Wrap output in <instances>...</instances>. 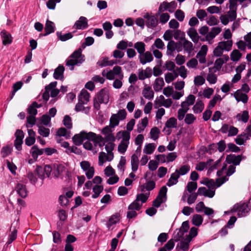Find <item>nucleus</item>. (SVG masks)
I'll return each instance as SVG.
<instances>
[{
  "instance_id": "42",
  "label": "nucleus",
  "mask_w": 251,
  "mask_h": 251,
  "mask_svg": "<svg viewBox=\"0 0 251 251\" xmlns=\"http://www.w3.org/2000/svg\"><path fill=\"white\" fill-rule=\"evenodd\" d=\"M148 124V119L147 117H144L140 122L137 125V131L138 133L143 132Z\"/></svg>"
},
{
  "instance_id": "52",
  "label": "nucleus",
  "mask_w": 251,
  "mask_h": 251,
  "mask_svg": "<svg viewBox=\"0 0 251 251\" xmlns=\"http://www.w3.org/2000/svg\"><path fill=\"white\" fill-rule=\"evenodd\" d=\"M160 133V131L159 129L157 127H153L151 129L150 133V137L152 140L156 141L158 139Z\"/></svg>"
},
{
  "instance_id": "24",
  "label": "nucleus",
  "mask_w": 251,
  "mask_h": 251,
  "mask_svg": "<svg viewBox=\"0 0 251 251\" xmlns=\"http://www.w3.org/2000/svg\"><path fill=\"white\" fill-rule=\"evenodd\" d=\"M65 68L62 65H59L55 70L53 73V77L55 79L63 80L64 79V72Z\"/></svg>"
},
{
  "instance_id": "28",
  "label": "nucleus",
  "mask_w": 251,
  "mask_h": 251,
  "mask_svg": "<svg viewBox=\"0 0 251 251\" xmlns=\"http://www.w3.org/2000/svg\"><path fill=\"white\" fill-rule=\"evenodd\" d=\"M86 104V103H83L78 100V103H77L75 105V111L77 112H82L86 114H89L90 107L89 106L84 107L83 105Z\"/></svg>"
},
{
  "instance_id": "25",
  "label": "nucleus",
  "mask_w": 251,
  "mask_h": 251,
  "mask_svg": "<svg viewBox=\"0 0 251 251\" xmlns=\"http://www.w3.org/2000/svg\"><path fill=\"white\" fill-rule=\"evenodd\" d=\"M241 161V157L239 155L229 154L226 157V162L228 164H232L234 166L239 165Z\"/></svg>"
},
{
  "instance_id": "26",
  "label": "nucleus",
  "mask_w": 251,
  "mask_h": 251,
  "mask_svg": "<svg viewBox=\"0 0 251 251\" xmlns=\"http://www.w3.org/2000/svg\"><path fill=\"white\" fill-rule=\"evenodd\" d=\"M173 103L172 100L170 99H167L164 100V101H157L155 100L154 102V107L155 108H158L162 106L166 108H169Z\"/></svg>"
},
{
  "instance_id": "50",
  "label": "nucleus",
  "mask_w": 251,
  "mask_h": 251,
  "mask_svg": "<svg viewBox=\"0 0 251 251\" xmlns=\"http://www.w3.org/2000/svg\"><path fill=\"white\" fill-rule=\"evenodd\" d=\"M145 44L143 42H137L134 45V47L137 50L139 55L145 51Z\"/></svg>"
},
{
  "instance_id": "8",
  "label": "nucleus",
  "mask_w": 251,
  "mask_h": 251,
  "mask_svg": "<svg viewBox=\"0 0 251 251\" xmlns=\"http://www.w3.org/2000/svg\"><path fill=\"white\" fill-rule=\"evenodd\" d=\"M37 174L41 180V184H42V180L45 176L49 177L51 172L52 173V166L50 165H45L44 169L41 167H38L36 169Z\"/></svg>"
},
{
  "instance_id": "55",
  "label": "nucleus",
  "mask_w": 251,
  "mask_h": 251,
  "mask_svg": "<svg viewBox=\"0 0 251 251\" xmlns=\"http://www.w3.org/2000/svg\"><path fill=\"white\" fill-rule=\"evenodd\" d=\"M114 142L115 141H105V149L107 153L114 155L113 151L115 146Z\"/></svg>"
},
{
  "instance_id": "38",
  "label": "nucleus",
  "mask_w": 251,
  "mask_h": 251,
  "mask_svg": "<svg viewBox=\"0 0 251 251\" xmlns=\"http://www.w3.org/2000/svg\"><path fill=\"white\" fill-rule=\"evenodd\" d=\"M218 44L225 51H229L232 49L233 41L232 40L223 41L219 42Z\"/></svg>"
},
{
  "instance_id": "45",
  "label": "nucleus",
  "mask_w": 251,
  "mask_h": 251,
  "mask_svg": "<svg viewBox=\"0 0 251 251\" xmlns=\"http://www.w3.org/2000/svg\"><path fill=\"white\" fill-rule=\"evenodd\" d=\"M150 195V192H142L141 194H138L136 196V200L139 202V201H141V202L140 203H142V204L143 203H145L146 202L147 200L148 199L149 196Z\"/></svg>"
},
{
  "instance_id": "62",
  "label": "nucleus",
  "mask_w": 251,
  "mask_h": 251,
  "mask_svg": "<svg viewBox=\"0 0 251 251\" xmlns=\"http://www.w3.org/2000/svg\"><path fill=\"white\" fill-rule=\"evenodd\" d=\"M165 45L162 40L160 38H157L154 41V44L151 46V49L153 50L154 47L158 49H164Z\"/></svg>"
},
{
  "instance_id": "43",
  "label": "nucleus",
  "mask_w": 251,
  "mask_h": 251,
  "mask_svg": "<svg viewBox=\"0 0 251 251\" xmlns=\"http://www.w3.org/2000/svg\"><path fill=\"white\" fill-rule=\"evenodd\" d=\"M242 54L238 50H233L230 54L231 60L233 62H237L241 58Z\"/></svg>"
},
{
  "instance_id": "61",
  "label": "nucleus",
  "mask_w": 251,
  "mask_h": 251,
  "mask_svg": "<svg viewBox=\"0 0 251 251\" xmlns=\"http://www.w3.org/2000/svg\"><path fill=\"white\" fill-rule=\"evenodd\" d=\"M142 207V203L138 202L136 200L130 203L128 207V210H139Z\"/></svg>"
},
{
  "instance_id": "44",
  "label": "nucleus",
  "mask_w": 251,
  "mask_h": 251,
  "mask_svg": "<svg viewBox=\"0 0 251 251\" xmlns=\"http://www.w3.org/2000/svg\"><path fill=\"white\" fill-rule=\"evenodd\" d=\"M44 153L43 149H39L37 146H33L30 150V153L34 159H37L39 155L43 154Z\"/></svg>"
},
{
  "instance_id": "30",
  "label": "nucleus",
  "mask_w": 251,
  "mask_h": 251,
  "mask_svg": "<svg viewBox=\"0 0 251 251\" xmlns=\"http://www.w3.org/2000/svg\"><path fill=\"white\" fill-rule=\"evenodd\" d=\"M164 79L162 77H157L155 79L153 87L155 92L160 91L164 85Z\"/></svg>"
},
{
  "instance_id": "51",
  "label": "nucleus",
  "mask_w": 251,
  "mask_h": 251,
  "mask_svg": "<svg viewBox=\"0 0 251 251\" xmlns=\"http://www.w3.org/2000/svg\"><path fill=\"white\" fill-rule=\"evenodd\" d=\"M202 222L203 218L201 215L195 214L193 216L192 222L195 226H200L202 224Z\"/></svg>"
},
{
  "instance_id": "21",
  "label": "nucleus",
  "mask_w": 251,
  "mask_h": 251,
  "mask_svg": "<svg viewBox=\"0 0 251 251\" xmlns=\"http://www.w3.org/2000/svg\"><path fill=\"white\" fill-rule=\"evenodd\" d=\"M153 59V57L151 53L149 51L144 52L139 55L140 63L143 65L151 62Z\"/></svg>"
},
{
  "instance_id": "48",
  "label": "nucleus",
  "mask_w": 251,
  "mask_h": 251,
  "mask_svg": "<svg viewBox=\"0 0 251 251\" xmlns=\"http://www.w3.org/2000/svg\"><path fill=\"white\" fill-rule=\"evenodd\" d=\"M189 229V224L188 221H185L182 223L181 227L179 228V231L177 232L176 235H184L185 233L187 232Z\"/></svg>"
},
{
  "instance_id": "10",
  "label": "nucleus",
  "mask_w": 251,
  "mask_h": 251,
  "mask_svg": "<svg viewBox=\"0 0 251 251\" xmlns=\"http://www.w3.org/2000/svg\"><path fill=\"white\" fill-rule=\"evenodd\" d=\"M222 31L221 27L216 26L212 27L210 31L208 32L207 34L205 36V41H207L208 44H212L214 42V39Z\"/></svg>"
},
{
  "instance_id": "14",
  "label": "nucleus",
  "mask_w": 251,
  "mask_h": 251,
  "mask_svg": "<svg viewBox=\"0 0 251 251\" xmlns=\"http://www.w3.org/2000/svg\"><path fill=\"white\" fill-rule=\"evenodd\" d=\"M120 221V214L116 213L111 216L106 223V226L109 230H112L116 225Z\"/></svg>"
},
{
  "instance_id": "12",
  "label": "nucleus",
  "mask_w": 251,
  "mask_h": 251,
  "mask_svg": "<svg viewBox=\"0 0 251 251\" xmlns=\"http://www.w3.org/2000/svg\"><path fill=\"white\" fill-rule=\"evenodd\" d=\"M97 98L100 103L107 104L109 100V92L108 89L104 88L101 89L98 94Z\"/></svg>"
},
{
  "instance_id": "15",
  "label": "nucleus",
  "mask_w": 251,
  "mask_h": 251,
  "mask_svg": "<svg viewBox=\"0 0 251 251\" xmlns=\"http://www.w3.org/2000/svg\"><path fill=\"white\" fill-rule=\"evenodd\" d=\"M88 20L87 18L83 16H81L77 20L73 25V28L76 29H84L88 27Z\"/></svg>"
},
{
  "instance_id": "33",
  "label": "nucleus",
  "mask_w": 251,
  "mask_h": 251,
  "mask_svg": "<svg viewBox=\"0 0 251 251\" xmlns=\"http://www.w3.org/2000/svg\"><path fill=\"white\" fill-rule=\"evenodd\" d=\"M57 84V81H53L45 87V91L42 95V98L44 100L47 101L50 98V87L53 88L54 87H56Z\"/></svg>"
},
{
  "instance_id": "9",
  "label": "nucleus",
  "mask_w": 251,
  "mask_h": 251,
  "mask_svg": "<svg viewBox=\"0 0 251 251\" xmlns=\"http://www.w3.org/2000/svg\"><path fill=\"white\" fill-rule=\"evenodd\" d=\"M177 125V122L176 118L174 117L170 118L165 123L163 132L166 135H170L172 132V128L176 127Z\"/></svg>"
},
{
  "instance_id": "63",
  "label": "nucleus",
  "mask_w": 251,
  "mask_h": 251,
  "mask_svg": "<svg viewBox=\"0 0 251 251\" xmlns=\"http://www.w3.org/2000/svg\"><path fill=\"white\" fill-rule=\"evenodd\" d=\"M12 147L10 146L3 147L1 150V154L2 157H5L9 155L12 151Z\"/></svg>"
},
{
  "instance_id": "4",
  "label": "nucleus",
  "mask_w": 251,
  "mask_h": 251,
  "mask_svg": "<svg viewBox=\"0 0 251 251\" xmlns=\"http://www.w3.org/2000/svg\"><path fill=\"white\" fill-rule=\"evenodd\" d=\"M103 76H105L108 80H114L115 78L120 79L124 78V74L122 70V68L119 66H116L113 67L112 70L109 71L103 70L102 72Z\"/></svg>"
},
{
  "instance_id": "60",
  "label": "nucleus",
  "mask_w": 251,
  "mask_h": 251,
  "mask_svg": "<svg viewBox=\"0 0 251 251\" xmlns=\"http://www.w3.org/2000/svg\"><path fill=\"white\" fill-rule=\"evenodd\" d=\"M190 170V167L188 165H184L177 169V174L179 176H183L187 174Z\"/></svg>"
},
{
  "instance_id": "20",
  "label": "nucleus",
  "mask_w": 251,
  "mask_h": 251,
  "mask_svg": "<svg viewBox=\"0 0 251 251\" xmlns=\"http://www.w3.org/2000/svg\"><path fill=\"white\" fill-rule=\"evenodd\" d=\"M144 18L147 20L146 25L150 28H154L157 25L158 20L154 16H150L147 13L144 16Z\"/></svg>"
},
{
  "instance_id": "46",
  "label": "nucleus",
  "mask_w": 251,
  "mask_h": 251,
  "mask_svg": "<svg viewBox=\"0 0 251 251\" xmlns=\"http://www.w3.org/2000/svg\"><path fill=\"white\" fill-rule=\"evenodd\" d=\"M156 145L154 143H149L145 145L143 152L146 154H151L154 151Z\"/></svg>"
},
{
  "instance_id": "22",
  "label": "nucleus",
  "mask_w": 251,
  "mask_h": 251,
  "mask_svg": "<svg viewBox=\"0 0 251 251\" xmlns=\"http://www.w3.org/2000/svg\"><path fill=\"white\" fill-rule=\"evenodd\" d=\"M142 95L145 99L149 100L153 99L154 97V92L151 87L147 84L144 85L142 90Z\"/></svg>"
},
{
  "instance_id": "47",
  "label": "nucleus",
  "mask_w": 251,
  "mask_h": 251,
  "mask_svg": "<svg viewBox=\"0 0 251 251\" xmlns=\"http://www.w3.org/2000/svg\"><path fill=\"white\" fill-rule=\"evenodd\" d=\"M249 139V135L246 133H243L237 136L235 139V142L239 145L244 144L245 141Z\"/></svg>"
},
{
  "instance_id": "32",
  "label": "nucleus",
  "mask_w": 251,
  "mask_h": 251,
  "mask_svg": "<svg viewBox=\"0 0 251 251\" xmlns=\"http://www.w3.org/2000/svg\"><path fill=\"white\" fill-rule=\"evenodd\" d=\"M177 169H176L175 172L171 174V176L167 183V185L168 186L171 187L176 184L178 182V179L180 176H179V175L177 174Z\"/></svg>"
},
{
  "instance_id": "1",
  "label": "nucleus",
  "mask_w": 251,
  "mask_h": 251,
  "mask_svg": "<svg viewBox=\"0 0 251 251\" xmlns=\"http://www.w3.org/2000/svg\"><path fill=\"white\" fill-rule=\"evenodd\" d=\"M85 60V56L82 54V50L79 48L75 51L66 61V65L70 68L71 70H73L74 66H79Z\"/></svg>"
},
{
  "instance_id": "16",
  "label": "nucleus",
  "mask_w": 251,
  "mask_h": 251,
  "mask_svg": "<svg viewBox=\"0 0 251 251\" xmlns=\"http://www.w3.org/2000/svg\"><path fill=\"white\" fill-rule=\"evenodd\" d=\"M231 95L234 96L238 102L242 101L244 103H246L248 101V96L241 90H237L234 94H231Z\"/></svg>"
},
{
  "instance_id": "17",
  "label": "nucleus",
  "mask_w": 251,
  "mask_h": 251,
  "mask_svg": "<svg viewBox=\"0 0 251 251\" xmlns=\"http://www.w3.org/2000/svg\"><path fill=\"white\" fill-rule=\"evenodd\" d=\"M215 190L207 189L204 187H200L198 190V194L200 196H204L210 198H213L215 195Z\"/></svg>"
},
{
  "instance_id": "23",
  "label": "nucleus",
  "mask_w": 251,
  "mask_h": 251,
  "mask_svg": "<svg viewBox=\"0 0 251 251\" xmlns=\"http://www.w3.org/2000/svg\"><path fill=\"white\" fill-rule=\"evenodd\" d=\"M138 78L140 80H144L147 78H150L152 75V70L149 68H147L145 70H139Z\"/></svg>"
},
{
  "instance_id": "49",
  "label": "nucleus",
  "mask_w": 251,
  "mask_h": 251,
  "mask_svg": "<svg viewBox=\"0 0 251 251\" xmlns=\"http://www.w3.org/2000/svg\"><path fill=\"white\" fill-rule=\"evenodd\" d=\"M204 104L201 100L197 101L193 107L195 113H201L204 109Z\"/></svg>"
},
{
  "instance_id": "59",
  "label": "nucleus",
  "mask_w": 251,
  "mask_h": 251,
  "mask_svg": "<svg viewBox=\"0 0 251 251\" xmlns=\"http://www.w3.org/2000/svg\"><path fill=\"white\" fill-rule=\"evenodd\" d=\"M56 34L58 38L61 41H66L73 37V34L71 32L62 34L61 32H57Z\"/></svg>"
},
{
  "instance_id": "40",
  "label": "nucleus",
  "mask_w": 251,
  "mask_h": 251,
  "mask_svg": "<svg viewBox=\"0 0 251 251\" xmlns=\"http://www.w3.org/2000/svg\"><path fill=\"white\" fill-rule=\"evenodd\" d=\"M187 34L194 43H197L199 41V35L197 31L194 27L190 28L187 31Z\"/></svg>"
},
{
  "instance_id": "6",
  "label": "nucleus",
  "mask_w": 251,
  "mask_h": 251,
  "mask_svg": "<svg viewBox=\"0 0 251 251\" xmlns=\"http://www.w3.org/2000/svg\"><path fill=\"white\" fill-rule=\"evenodd\" d=\"M167 188L163 186L159 190L156 199L153 201L152 205L154 207L158 208L160 205L167 200Z\"/></svg>"
},
{
  "instance_id": "5",
  "label": "nucleus",
  "mask_w": 251,
  "mask_h": 251,
  "mask_svg": "<svg viewBox=\"0 0 251 251\" xmlns=\"http://www.w3.org/2000/svg\"><path fill=\"white\" fill-rule=\"evenodd\" d=\"M97 137V134L93 132L81 131L79 134H75L73 137V141L75 146L81 145L85 140H90V139Z\"/></svg>"
},
{
  "instance_id": "13",
  "label": "nucleus",
  "mask_w": 251,
  "mask_h": 251,
  "mask_svg": "<svg viewBox=\"0 0 251 251\" xmlns=\"http://www.w3.org/2000/svg\"><path fill=\"white\" fill-rule=\"evenodd\" d=\"M192 237L185 236V238H184V236H179L180 238L178 239L179 242L177 245V247L183 251H187L189 248V244L192 240Z\"/></svg>"
},
{
  "instance_id": "39",
  "label": "nucleus",
  "mask_w": 251,
  "mask_h": 251,
  "mask_svg": "<svg viewBox=\"0 0 251 251\" xmlns=\"http://www.w3.org/2000/svg\"><path fill=\"white\" fill-rule=\"evenodd\" d=\"M139 157L138 154H132L131 157V165L132 172L137 171L139 166Z\"/></svg>"
},
{
  "instance_id": "58",
  "label": "nucleus",
  "mask_w": 251,
  "mask_h": 251,
  "mask_svg": "<svg viewBox=\"0 0 251 251\" xmlns=\"http://www.w3.org/2000/svg\"><path fill=\"white\" fill-rule=\"evenodd\" d=\"M176 72L183 79L187 77V70L184 66L176 68Z\"/></svg>"
},
{
  "instance_id": "2",
  "label": "nucleus",
  "mask_w": 251,
  "mask_h": 251,
  "mask_svg": "<svg viewBox=\"0 0 251 251\" xmlns=\"http://www.w3.org/2000/svg\"><path fill=\"white\" fill-rule=\"evenodd\" d=\"M117 137L122 140L118 145V151L121 154H124L127 150L129 144L130 133L125 130L120 131L117 133Z\"/></svg>"
},
{
  "instance_id": "41",
  "label": "nucleus",
  "mask_w": 251,
  "mask_h": 251,
  "mask_svg": "<svg viewBox=\"0 0 251 251\" xmlns=\"http://www.w3.org/2000/svg\"><path fill=\"white\" fill-rule=\"evenodd\" d=\"M92 190L93 194L92 195V198L93 199H97L100 196V194L103 191V187L101 185H95L93 187Z\"/></svg>"
},
{
  "instance_id": "31",
  "label": "nucleus",
  "mask_w": 251,
  "mask_h": 251,
  "mask_svg": "<svg viewBox=\"0 0 251 251\" xmlns=\"http://www.w3.org/2000/svg\"><path fill=\"white\" fill-rule=\"evenodd\" d=\"M155 187V183L152 180H150L145 184L142 185L140 187L142 192H149L152 190Z\"/></svg>"
},
{
  "instance_id": "35",
  "label": "nucleus",
  "mask_w": 251,
  "mask_h": 251,
  "mask_svg": "<svg viewBox=\"0 0 251 251\" xmlns=\"http://www.w3.org/2000/svg\"><path fill=\"white\" fill-rule=\"evenodd\" d=\"M16 189L18 194L22 198H25L27 195V191L25 185L18 183Z\"/></svg>"
},
{
  "instance_id": "53",
  "label": "nucleus",
  "mask_w": 251,
  "mask_h": 251,
  "mask_svg": "<svg viewBox=\"0 0 251 251\" xmlns=\"http://www.w3.org/2000/svg\"><path fill=\"white\" fill-rule=\"evenodd\" d=\"M236 118L239 121H242L246 123H247L249 118V112L247 110L243 111L242 114H238Z\"/></svg>"
},
{
  "instance_id": "56",
  "label": "nucleus",
  "mask_w": 251,
  "mask_h": 251,
  "mask_svg": "<svg viewBox=\"0 0 251 251\" xmlns=\"http://www.w3.org/2000/svg\"><path fill=\"white\" fill-rule=\"evenodd\" d=\"M40 107V105L39 104L36 102H34L32 105L28 108V113L30 115L35 116L37 113V110L36 108H39Z\"/></svg>"
},
{
  "instance_id": "27",
  "label": "nucleus",
  "mask_w": 251,
  "mask_h": 251,
  "mask_svg": "<svg viewBox=\"0 0 251 251\" xmlns=\"http://www.w3.org/2000/svg\"><path fill=\"white\" fill-rule=\"evenodd\" d=\"M90 95L89 93L85 89H82L79 96L78 100L83 103H87L90 100Z\"/></svg>"
},
{
  "instance_id": "57",
  "label": "nucleus",
  "mask_w": 251,
  "mask_h": 251,
  "mask_svg": "<svg viewBox=\"0 0 251 251\" xmlns=\"http://www.w3.org/2000/svg\"><path fill=\"white\" fill-rule=\"evenodd\" d=\"M57 133L58 136H63L66 139L70 138L71 137L70 131L67 130L64 127H61L58 129Z\"/></svg>"
},
{
  "instance_id": "36",
  "label": "nucleus",
  "mask_w": 251,
  "mask_h": 251,
  "mask_svg": "<svg viewBox=\"0 0 251 251\" xmlns=\"http://www.w3.org/2000/svg\"><path fill=\"white\" fill-rule=\"evenodd\" d=\"M55 26L54 24L49 20H47L45 25V31L46 32L45 36L48 35L54 32Z\"/></svg>"
},
{
  "instance_id": "19",
  "label": "nucleus",
  "mask_w": 251,
  "mask_h": 251,
  "mask_svg": "<svg viewBox=\"0 0 251 251\" xmlns=\"http://www.w3.org/2000/svg\"><path fill=\"white\" fill-rule=\"evenodd\" d=\"M114 158V155L100 152L99 155V165L102 166L106 161H111Z\"/></svg>"
},
{
  "instance_id": "37",
  "label": "nucleus",
  "mask_w": 251,
  "mask_h": 251,
  "mask_svg": "<svg viewBox=\"0 0 251 251\" xmlns=\"http://www.w3.org/2000/svg\"><path fill=\"white\" fill-rule=\"evenodd\" d=\"M97 137L94 138V139H90V140L93 141L95 146H99L100 148H102L105 145V141L103 137L100 134H97Z\"/></svg>"
},
{
  "instance_id": "18",
  "label": "nucleus",
  "mask_w": 251,
  "mask_h": 251,
  "mask_svg": "<svg viewBox=\"0 0 251 251\" xmlns=\"http://www.w3.org/2000/svg\"><path fill=\"white\" fill-rule=\"evenodd\" d=\"M0 36L2 38V44L4 46L10 45L13 41V37L11 34L5 30H2L0 32Z\"/></svg>"
},
{
  "instance_id": "64",
  "label": "nucleus",
  "mask_w": 251,
  "mask_h": 251,
  "mask_svg": "<svg viewBox=\"0 0 251 251\" xmlns=\"http://www.w3.org/2000/svg\"><path fill=\"white\" fill-rule=\"evenodd\" d=\"M110 124L109 126L111 127L114 128L116 126H118L119 123L118 122V120L117 119V117L116 115L113 114L110 118Z\"/></svg>"
},
{
  "instance_id": "29",
  "label": "nucleus",
  "mask_w": 251,
  "mask_h": 251,
  "mask_svg": "<svg viewBox=\"0 0 251 251\" xmlns=\"http://www.w3.org/2000/svg\"><path fill=\"white\" fill-rule=\"evenodd\" d=\"M64 170V167L61 164H54L52 165V174L55 177H59Z\"/></svg>"
},
{
  "instance_id": "7",
  "label": "nucleus",
  "mask_w": 251,
  "mask_h": 251,
  "mask_svg": "<svg viewBox=\"0 0 251 251\" xmlns=\"http://www.w3.org/2000/svg\"><path fill=\"white\" fill-rule=\"evenodd\" d=\"M177 7V3L175 1H172L171 2L164 1L160 4L158 13H160L165 11L168 10L170 13H173Z\"/></svg>"
},
{
  "instance_id": "3",
  "label": "nucleus",
  "mask_w": 251,
  "mask_h": 251,
  "mask_svg": "<svg viewBox=\"0 0 251 251\" xmlns=\"http://www.w3.org/2000/svg\"><path fill=\"white\" fill-rule=\"evenodd\" d=\"M251 210V207L248 203H239L235 204L229 211L225 212V214H229L230 213L237 212L239 217L246 216Z\"/></svg>"
},
{
  "instance_id": "11",
  "label": "nucleus",
  "mask_w": 251,
  "mask_h": 251,
  "mask_svg": "<svg viewBox=\"0 0 251 251\" xmlns=\"http://www.w3.org/2000/svg\"><path fill=\"white\" fill-rule=\"evenodd\" d=\"M112 128L110 126H107L101 130V133L104 135L105 141H115L116 137L113 133Z\"/></svg>"
},
{
  "instance_id": "34",
  "label": "nucleus",
  "mask_w": 251,
  "mask_h": 251,
  "mask_svg": "<svg viewBox=\"0 0 251 251\" xmlns=\"http://www.w3.org/2000/svg\"><path fill=\"white\" fill-rule=\"evenodd\" d=\"M179 43L183 46L184 50L187 53H190L193 50V44L185 38L182 39Z\"/></svg>"
},
{
  "instance_id": "54",
  "label": "nucleus",
  "mask_w": 251,
  "mask_h": 251,
  "mask_svg": "<svg viewBox=\"0 0 251 251\" xmlns=\"http://www.w3.org/2000/svg\"><path fill=\"white\" fill-rule=\"evenodd\" d=\"M178 76V74L176 71L173 73H167L165 75V79L167 83H169L172 82Z\"/></svg>"
}]
</instances>
